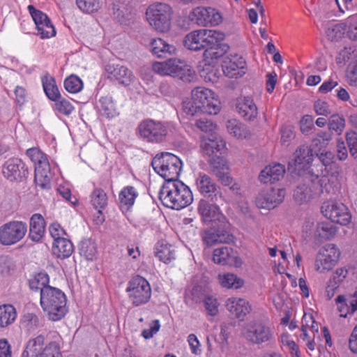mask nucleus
Listing matches in <instances>:
<instances>
[{
  "mask_svg": "<svg viewBox=\"0 0 357 357\" xmlns=\"http://www.w3.org/2000/svg\"><path fill=\"white\" fill-rule=\"evenodd\" d=\"M284 196V189L273 188L257 197L256 205L261 208L273 209L282 202Z\"/></svg>",
  "mask_w": 357,
  "mask_h": 357,
  "instance_id": "nucleus-19",
  "label": "nucleus"
},
{
  "mask_svg": "<svg viewBox=\"0 0 357 357\" xmlns=\"http://www.w3.org/2000/svg\"><path fill=\"white\" fill-rule=\"evenodd\" d=\"M346 141L352 157L357 158V132L351 130L346 134Z\"/></svg>",
  "mask_w": 357,
  "mask_h": 357,
  "instance_id": "nucleus-57",
  "label": "nucleus"
},
{
  "mask_svg": "<svg viewBox=\"0 0 357 357\" xmlns=\"http://www.w3.org/2000/svg\"><path fill=\"white\" fill-rule=\"evenodd\" d=\"M208 164L211 172L215 176L229 170V167L225 160L219 156L210 158L208 160Z\"/></svg>",
  "mask_w": 357,
  "mask_h": 357,
  "instance_id": "nucleus-45",
  "label": "nucleus"
},
{
  "mask_svg": "<svg viewBox=\"0 0 357 357\" xmlns=\"http://www.w3.org/2000/svg\"><path fill=\"white\" fill-rule=\"evenodd\" d=\"M236 109L245 120L252 121L257 116V107L250 97L238 99Z\"/></svg>",
  "mask_w": 357,
  "mask_h": 357,
  "instance_id": "nucleus-27",
  "label": "nucleus"
},
{
  "mask_svg": "<svg viewBox=\"0 0 357 357\" xmlns=\"http://www.w3.org/2000/svg\"><path fill=\"white\" fill-rule=\"evenodd\" d=\"M3 176L10 181L20 182L29 174L28 169L24 162L18 158L8 159L2 168Z\"/></svg>",
  "mask_w": 357,
  "mask_h": 357,
  "instance_id": "nucleus-16",
  "label": "nucleus"
},
{
  "mask_svg": "<svg viewBox=\"0 0 357 357\" xmlns=\"http://www.w3.org/2000/svg\"><path fill=\"white\" fill-rule=\"evenodd\" d=\"M153 70L160 75L176 77L184 82H192L197 77L194 69L185 61L178 58L155 62L153 63Z\"/></svg>",
  "mask_w": 357,
  "mask_h": 357,
  "instance_id": "nucleus-4",
  "label": "nucleus"
},
{
  "mask_svg": "<svg viewBox=\"0 0 357 357\" xmlns=\"http://www.w3.org/2000/svg\"><path fill=\"white\" fill-rule=\"evenodd\" d=\"M105 70L111 79H115L124 85H129L134 79L132 72L123 66L109 63Z\"/></svg>",
  "mask_w": 357,
  "mask_h": 357,
  "instance_id": "nucleus-25",
  "label": "nucleus"
},
{
  "mask_svg": "<svg viewBox=\"0 0 357 357\" xmlns=\"http://www.w3.org/2000/svg\"><path fill=\"white\" fill-rule=\"evenodd\" d=\"M49 276L45 272H40L36 275L34 278L29 282V286L31 289H39L40 291V296L42 295V290L50 287L48 285Z\"/></svg>",
  "mask_w": 357,
  "mask_h": 357,
  "instance_id": "nucleus-47",
  "label": "nucleus"
},
{
  "mask_svg": "<svg viewBox=\"0 0 357 357\" xmlns=\"http://www.w3.org/2000/svg\"><path fill=\"white\" fill-rule=\"evenodd\" d=\"M229 225L221 226L218 224V227H211L205 230L202 234V240L208 247L215 245L218 243H229L233 242L234 236L227 231Z\"/></svg>",
  "mask_w": 357,
  "mask_h": 357,
  "instance_id": "nucleus-17",
  "label": "nucleus"
},
{
  "mask_svg": "<svg viewBox=\"0 0 357 357\" xmlns=\"http://www.w3.org/2000/svg\"><path fill=\"white\" fill-rule=\"evenodd\" d=\"M348 271L344 268H337L335 273L330 278L326 286V293L328 299H331L335 293V290L338 287L340 282L347 277Z\"/></svg>",
  "mask_w": 357,
  "mask_h": 357,
  "instance_id": "nucleus-34",
  "label": "nucleus"
},
{
  "mask_svg": "<svg viewBox=\"0 0 357 357\" xmlns=\"http://www.w3.org/2000/svg\"><path fill=\"white\" fill-rule=\"evenodd\" d=\"M27 231L26 223L22 221H10L0 227V243L10 245L24 238Z\"/></svg>",
  "mask_w": 357,
  "mask_h": 357,
  "instance_id": "nucleus-11",
  "label": "nucleus"
},
{
  "mask_svg": "<svg viewBox=\"0 0 357 357\" xmlns=\"http://www.w3.org/2000/svg\"><path fill=\"white\" fill-rule=\"evenodd\" d=\"M340 252L334 244H327L318 252L316 261L315 268L320 273H324L333 268L337 261Z\"/></svg>",
  "mask_w": 357,
  "mask_h": 357,
  "instance_id": "nucleus-15",
  "label": "nucleus"
},
{
  "mask_svg": "<svg viewBox=\"0 0 357 357\" xmlns=\"http://www.w3.org/2000/svg\"><path fill=\"white\" fill-rule=\"evenodd\" d=\"M316 232L321 238L328 240L335 236L337 227L330 222H321L317 225Z\"/></svg>",
  "mask_w": 357,
  "mask_h": 357,
  "instance_id": "nucleus-44",
  "label": "nucleus"
},
{
  "mask_svg": "<svg viewBox=\"0 0 357 357\" xmlns=\"http://www.w3.org/2000/svg\"><path fill=\"white\" fill-rule=\"evenodd\" d=\"M198 211L205 222H215L224 227L229 225L225 215L220 212L217 203L210 204L205 199H201Z\"/></svg>",
  "mask_w": 357,
  "mask_h": 357,
  "instance_id": "nucleus-18",
  "label": "nucleus"
},
{
  "mask_svg": "<svg viewBox=\"0 0 357 357\" xmlns=\"http://www.w3.org/2000/svg\"><path fill=\"white\" fill-rule=\"evenodd\" d=\"M335 302L341 317L353 314L357 310V291L352 294L338 296Z\"/></svg>",
  "mask_w": 357,
  "mask_h": 357,
  "instance_id": "nucleus-22",
  "label": "nucleus"
},
{
  "mask_svg": "<svg viewBox=\"0 0 357 357\" xmlns=\"http://www.w3.org/2000/svg\"><path fill=\"white\" fill-rule=\"evenodd\" d=\"M205 297L206 296L204 294L202 288L199 286H195L192 289L190 294L188 296V298H190L195 303L202 302Z\"/></svg>",
  "mask_w": 357,
  "mask_h": 357,
  "instance_id": "nucleus-64",
  "label": "nucleus"
},
{
  "mask_svg": "<svg viewBox=\"0 0 357 357\" xmlns=\"http://www.w3.org/2000/svg\"><path fill=\"white\" fill-rule=\"evenodd\" d=\"M26 155L35 166L34 181L42 190L51 188L50 167L46 155L36 147L30 148Z\"/></svg>",
  "mask_w": 357,
  "mask_h": 357,
  "instance_id": "nucleus-6",
  "label": "nucleus"
},
{
  "mask_svg": "<svg viewBox=\"0 0 357 357\" xmlns=\"http://www.w3.org/2000/svg\"><path fill=\"white\" fill-rule=\"evenodd\" d=\"M44 341H45L44 336L38 335L36 337H35L32 340H30L29 341L26 348L38 356L39 354L41 355V354L44 349H43Z\"/></svg>",
  "mask_w": 357,
  "mask_h": 357,
  "instance_id": "nucleus-53",
  "label": "nucleus"
},
{
  "mask_svg": "<svg viewBox=\"0 0 357 357\" xmlns=\"http://www.w3.org/2000/svg\"><path fill=\"white\" fill-rule=\"evenodd\" d=\"M314 109L317 115L328 116L331 114L328 104L320 100L314 102Z\"/></svg>",
  "mask_w": 357,
  "mask_h": 357,
  "instance_id": "nucleus-63",
  "label": "nucleus"
},
{
  "mask_svg": "<svg viewBox=\"0 0 357 357\" xmlns=\"http://www.w3.org/2000/svg\"><path fill=\"white\" fill-rule=\"evenodd\" d=\"M28 10L36 24V28L49 20V17L45 13L36 9L32 5L28 6Z\"/></svg>",
  "mask_w": 357,
  "mask_h": 357,
  "instance_id": "nucleus-58",
  "label": "nucleus"
},
{
  "mask_svg": "<svg viewBox=\"0 0 357 357\" xmlns=\"http://www.w3.org/2000/svg\"><path fill=\"white\" fill-rule=\"evenodd\" d=\"M66 303V296L61 289L48 287L42 290L40 305L50 320L59 321L65 316Z\"/></svg>",
  "mask_w": 357,
  "mask_h": 357,
  "instance_id": "nucleus-3",
  "label": "nucleus"
},
{
  "mask_svg": "<svg viewBox=\"0 0 357 357\" xmlns=\"http://www.w3.org/2000/svg\"><path fill=\"white\" fill-rule=\"evenodd\" d=\"M43 86L47 96L50 100L56 101L60 98L59 91L55 84V80L52 77L43 79Z\"/></svg>",
  "mask_w": 357,
  "mask_h": 357,
  "instance_id": "nucleus-46",
  "label": "nucleus"
},
{
  "mask_svg": "<svg viewBox=\"0 0 357 357\" xmlns=\"http://www.w3.org/2000/svg\"><path fill=\"white\" fill-rule=\"evenodd\" d=\"M204 38H205V50L208 47H213L221 43L225 39V33L215 30L203 29Z\"/></svg>",
  "mask_w": 357,
  "mask_h": 357,
  "instance_id": "nucleus-38",
  "label": "nucleus"
},
{
  "mask_svg": "<svg viewBox=\"0 0 357 357\" xmlns=\"http://www.w3.org/2000/svg\"><path fill=\"white\" fill-rule=\"evenodd\" d=\"M37 31V35L40 36L41 38H50L56 34L54 26L52 25L50 19L38 26Z\"/></svg>",
  "mask_w": 357,
  "mask_h": 357,
  "instance_id": "nucleus-54",
  "label": "nucleus"
},
{
  "mask_svg": "<svg viewBox=\"0 0 357 357\" xmlns=\"http://www.w3.org/2000/svg\"><path fill=\"white\" fill-rule=\"evenodd\" d=\"M202 147L209 155L218 153H222L225 149V142L220 137L211 134V137L204 139Z\"/></svg>",
  "mask_w": 357,
  "mask_h": 357,
  "instance_id": "nucleus-31",
  "label": "nucleus"
},
{
  "mask_svg": "<svg viewBox=\"0 0 357 357\" xmlns=\"http://www.w3.org/2000/svg\"><path fill=\"white\" fill-rule=\"evenodd\" d=\"M226 127L228 132L237 138H246L250 132L246 126L236 119H231L227 121Z\"/></svg>",
  "mask_w": 357,
  "mask_h": 357,
  "instance_id": "nucleus-35",
  "label": "nucleus"
},
{
  "mask_svg": "<svg viewBox=\"0 0 357 357\" xmlns=\"http://www.w3.org/2000/svg\"><path fill=\"white\" fill-rule=\"evenodd\" d=\"M151 165L165 182L178 180L182 162L176 155L170 153H163L153 159Z\"/></svg>",
  "mask_w": 357,
  "mask_h": 357,
  "instance_id": "nucleus-5",
  "label": "nucleus"
},
{
  "mask_svg": "<svg viewBox=\"0 0 357 357\" xmlns=\"http://www.w3.org/2000/svg\"><path fill=\"white\" fill-rule=\"evenodd\" d=\"M312 150L307 146H299L293 154V158L288 162V169L294 172L305 169L312 162Z\"/></svg>",
  "mask_w": 357,
  "mask_h": 357,
  "instance_id": "nucleus-21",
  "label": "nucleus"
},
{
  "mask_svg": "<svg viewBox=\"0 0 357 357\" xmlns=\"http://www.w3.org/2000/svg\"><path fill=\"white\" fill-rule=\"evenodd\" d=\"M347 24L346 20L344 22L335 24L333 27L328 28L327 30V36L331 40H337L341 38L343 35L347 33Z\"/></svg>",
  "mask_w": 357,
  "mask_h": 357,
  "instance_id": "nucleus-52",
  "label": "nucleus"
},
{
  "mask_svg": "<svg viewBox=\"0 0 357 357\" xmlns=\"http://www.w3.org/2000/svg\"><path fill=\"white\" fill-rule=\"evenodd\" d=\"M218 280L220 284L225 288L238 289L241 287L244 284L243 280L232 273L219 275Z\"/></svg>",
  "mask_w": 357,
  "mask_h": 357,
  "instance_id": "nucleus-41",
  "label": "nucleus"
},
{
  "mask_svg": "<svg viewBox=\"0 0 357 357\" xmlns=\"http://www.w3.org/2000/svg\"><path fill=\"white\" fill-rule=\"evenodd\" d=\"M203 301L204 303L205 309L208 314L215 316L218 314V301L213 296H207L205 297Z\"/></svg>",
  "mask_w": 357,
  "mask_h": 357,
  "instance_id": "nucleus-61",
  "label": "nucleus"
},
{
  "mask_svg": "<svg viewBox=\"0 0 357 357\" xmlns=\"http://www.w3.org/2000/svg\"><path fill=\"white\" fill-rule=\"evenodd\" d=\"M64 86L68 92L75 93L82 90L83 83L79 77L72 75L65 79Z\"/></svg>",
  "mask_w": 357,
  "mask_h": 357,
  "instance_id": "nucleus-50",
  "label": "nucleus"
},
{
  "mask_svg": "<svg viewBox=\"0 0 357 357\" xmlns=\"http://www.w3.org/2000/svg\"><path fill=\"white\" fill-rule=\"evenodd\" d=\"M243 337L253 344H262L271 342L273 333L271 328L259 321L248 322L242 329Z\"/></svg>",
  "mask_w": 357,
  "mask_h": 357,
  "instance_id": "nucleus-8",
  "label": "nucleus"
},
{
  "mask_svg": "<svg viewBox=\"0 0 357 357\" xmlns=\"http://www.w3.org/2000/svg\"><path fill=\"white\" fill-rule=\"evenodd\" d=\"M155 253V256L165 263L170 261L175 257V250L172 249L171 245L167 243H158Z\"/></svg>",
  "mask_w": 357,
  "mask_h": 357,
  "instance_id": "nucleus-40",
  "label": "nucleus"
},
{
  "mask_svg": "<svg viewBox=\"0 0 357 357\" xmlns=\"http://www.w3.org/2000/svg\"><path fill=\"white\" fill-rule=\"evenodd\" d=\"M138 131L142 138L152 143L162 142L167 133L164 124L151 119L143 121L138 126Z\"/></svg>",
  "mask_w": 357,
  "mask_h": 357,
  "instance_id": "nucleus-12",
  "label": "nucleus"
},
{
  "mask_svg": "<svg viewBox=\"0 0 357 357\" xmlns=\"http://www.w3.org/2000/svg\"><path fill=\"white\" fill-rule=\"evenodd\" d=\"M172 8L162 3L149 6L146 12L147 21L156 31L166 33L171 28Z\"/></svg>",
  "mask_w": 357,
  "mask_h": 357,
  "instance_id": "nucleus-7",
  "label": "nucleus"
},
{
  "mask_svg": "<svg viewBox=\"0 0 357 357\" xmlns=\"http://www.w3.org/2000/svg\"><path fill=\"white\" fill-rule=\"evenodd\" d=\"M347 24V36L350 40H357V15H352L346 20Z\"/></svg>",
  "mask_w": 357,
  "mask_h": 357,
  "instance_id": "nucleus-56",
  "label": "nucleus"
},
{
  "mask_svg": "<svg viewBox=\"0 0 357 357\" xmlns=\"http://www.w3.org/2000/svg\"><path fill=\"white\" fill-rule=\"evenodd\" d=\"M227 310L236 318L243 319L251 311L248 301L243 298H229L226 301Z\"/></svg>",
  "mask_w": 357,
  "mask_h": 357,
  "instance_id": "nucleus-23",
  "label": "nucleus"
},
{
  "mask_svg": "<svg viewBox=\"0 0 357 357\" xmlns=\"http://www.w3.org/2000/svg\"><path fill=\"white\" fill-rule=\"evenodd\" d=\"M196 127L201 131L207 132H212L216 128V126L210 120L206 118H200L195 122Z\"/></svg>",
  "mask_w": 357,
  "mask_h": 357,
  "instance_id": "nucleus-60",
  "label": "nucleus"
},
{
  "mask_svg": "<svg viewBox=\"0 0 357 357\" xmlns=\"http://www.w3.org/2000/svg\"><path fill=\"white\" fill-rule=\"evenodd\" d=\"M112 14L114 17L120 23H126L132 17V9L126 4L120 1L112 3Z\"/></svg>",
  "mask_w": 357,
  "mask_h": 357,
  "instance_id": "nucleus-33",
  "label": "nucleus"
},
{
  "mask_svg": "<svg viewBox=\"0 0 357 357\" xmlns=\"http://www.w3.org/2000/svg\"><path fill=\"white\" fill-rule=\"evenodd\" d=\"M137 193L132 186L125 188L119 194V200L121 204L128 207L133 205Z\"/></svg>",
  "mask_w": 357,
  "mask_h": 357,
  "instance_id": "nucleus-49",
  "label": "nucleus"
},
{
  "mask_svg": "<svg viewBox=\"0 0 357 357\" xmlns=\"http://www.w3.org/2000/svg\"><path fill=\"white\" fill-rule=\"evenodd\" d=\"M129 298L135 306L146 303L151 295L149 283L141 276L134 277L128 283L126 289Z\"/></svg>",
  "mask_w": 357,
  "mask_h": 357,
  "instance_id": "nucleus-9",
  "label": "nucleus"
},
{
  "mask_svg": "<svg viewBox=\"0 0 357 357\" xmlns=\"http://www.w3.org/2000/svg\"><path fill=\"white\" fill-rule=\"evenodd\" d=\"M327 126L332 133L334 132L337 135H340L346 126L345 119L342 115L339 114H332L328 119Z\"/></svg>",
  "mask_w": 357,
  "mask_h": 357,
  "instance_id": "nucleus-39",
  "label": "nucleus"
},
{
  "mask_svg": "<svg viewBox=\"0 0 357 357\" xmlns=\"http://www.w3.org/2000/svg\"><path fill=\"white\" fill-rule=\"evenodd\" d=\"M229 49V47L226 43H220L213 47H208L205 50L204 56L206 58L211 59H218L224 55Z\"/></svg>",
  "mask_w": 357,
  "mask_h": 357,
  "instance_id": "nucleus-48",
  "label": "nucleus"
},
{
  "mask_svg": "<svg viewBox=\"0 0 357 357\" xmlns=\"http://www.w3.org/2000/svg\"><path fill=\"white\" fill-rule=\"evenodd\" d=\"M76 3L81 10L87 13L96 12L101 6L100 0H76Z\"/></svg>",
  "mask_w": 357,
  "mask_h": 357,
  "instance_id": "nucleus-51",
  "label": "nucleus"
},
{
  "mask_svg": "<svg viewBox=\"0 0 357 357\" xmlns=\"http://www.w3.org/2000/svg\"><path fill=\"white\" fill-rule=\"evenodd\" d=\"M321 211L323 215L333 222L347 225L351 222V215L349 209L341 202L335 200L326 201L322 204Z\"/></svg>",
  "mask_w": 357,
  "mask_h": 357,
  "instance_id": "nucleus-10",
  "label": "nucleus"
},
{
  "mask_svg": "<svg viewBox=\"0 0 357 357\" xmlns=\"http://www.w3.org/2000/svg\"><path fill=\"white\" fill-rule=\"evenodd\" d=\"M40 357H62V355L58 344L52 342L44 348Z\"/></svg>",
  "mask_w": 357,
  "mask_h": 357,
  "instance_id": "nucleus-59",
  "label": "nucleus"
},
{
  "mask_svg": "<svg viewBox=\"0 0 357 357\" xmlns=\"http://www.w3.org/2000/svg\"><path fill=\"white\" fill-rule=\"evenodd\" d=\"M17 312L12 305L0 306V328H6L12 324L15 320Z\"/></svg>",
  "mask_w": 357,
  "mask_h": 357,
  "instance_id": "nucleus-36",
  "label": "nucleus"
},
{
  "mask_svg": "<svg viewBox=\"0 0 357 357\" xmlns=\"http://www.w3.org/2000/svg\"><path fill=\"white\" fill-rule=\"evenodd\" d=\"M285 173L284 166L280 163H275L266 166L260 173L259 180L263 183H273L284 177Z\"/></svg>",
  "mask_w": 357,
  "mask_h": 357,
  "instance_id": "nucleus-24",
  "label": "nucleus"
},
{
  "mask_svg": "<svg viewBox=\"0 0 357 357\" xmlns=\"http://www.w3.org/2000/svg\"><path fill=\"white\" fill-rule=\"evenodd\" d=\"M189 20L199 26H216L222 22V16L218 11L211 7H197L189 14Z\"/></svg>",
  "mask_w": 357,
  "mask_h": 357,
  "instance_id": "nucleus-14",
  "label": "nucleus"
},
{
  "mask_svg": "<svg viewBox=\"0 0 357 357\" xmlns=\"http://www.w3.org/2000/svg\"><path fill=\"white\" fill-rule=\"evenodd\" d=\"M159 199L165 206L176 210L186 207L193 199L190 189L180 180L165 182Z\"/></svg>",
  "mask_w": 357,
  "mask_h": 357,
  "instance_id": "nucleus-2",
  "label": "nucleus"
},
{
  "mask_svg": "<svg viewBox=\"0 0 357 357\" xmlns=\"http://www.w3.org/2000/svg\"><path fill=\"white\" fill-rule=\"evenodd\" d=\"M100 110L102 114L107 118H112L117 114L116 107L112 97H102L100 100Z\"/></svg>",
  "mask_w": 357,
  "mask_h": 357,
  "instance_id": "nucleus-43",
  "label": "nucleus"
},
{
  "mask_svg": "<svg viewBox=\"0 0 357 357\" xmlns=\"http://www.w3.org/2000/svg\"><path fill=\"white\" fill-rule=\"evenodd\" d=\"M150 45L152 53L159 58L167 57L176 52V47L174 45L168 44L160 38L152 39Z\"/></svg>",
  "mask_w": 357,
  "mask_h": 357,
  "instance_id": "nucleus-30",
  "label": "nucleus"
},
{
  "mask_svg": "<svg viewBox=\"0 0 357 357\" xmlns=\"http://www.w3.org/2000/svg\"><path fill=\"white\" fill-rule=\"evenodd\" d=\"M301 130L303 134L307 135L314 128V119L310 115H305L301 120Z\"/></svg>",
  "mask_w": 357,
  "mask_h": 357,
  "instance_id": "nucleus-62",
  "label": "nucleus"
},
{
  "mask_svg": "<svg viewBox=\"0 0 357 357\" xmlns=\"http://www.w3.org/2000/svg\"><path fill=\"white\" fill-rule=\"evenodd\" d=\"M203 29L193 31L187 34L183 40L184 46L192 51L205 50V38H204Z\"/></svg>",
  "mask_w": 357,
  "mask_h": 357,
  "instance_id": "nucleus-28",
  "label": "nucleus"
},
{
  "mask_svg": "<svg viewBox=\"0 0 357 357\" xmlns=\"http://www.w3.org/2000/svg\"><path fill=\"white\" fill-rule=\"evenodd\" d=\"M245 61L237 54L226 56L222 63L224 74L230 78L242 77L245 74Z\"/></svg>",
  "mask_w": 357,
  "mask_h": 357,
  "instance_id": "nucleus-20",
  "label": "nucleus"
},
{
  "mask_svg": "<svg viewBox=\"0 0 357 357\" xmlns=\"http://www.w3.org/2000/svg\"><path fill=\"white\" fill-rule=\"evenodd\" d=\"M183 109L191 116L202 114L215 115L220 110V102L211 90L197 87L192 91L191 98L183 101Z\"/></svg>",
  "mask_w": 357,
  "mask_h": 357,
  "instance_id": "nucleus-1",
  "label": "nucleus"
},
{
  "mask_svg": "<svg viewBox=\"0 0 357 357\" xmlns=\"http://www.w3.org/2000/svg\"><path fill=\"white\" fill-rule=\"evenodd\" d=\"M73 252L72 242L66 238H59L54 241L52 252L58 258L65 259L69 257Z\"/></svg>",
  "mask_w": 357,
  "mask_h": 357,
  "instance_id": "nucleus-32",
  "label": "nucleus"
},
{
  "mask_svg": "<svg viewBox=\"0 0 357 357\" xmlns=\"http://www.w3.org/2000/svg\"><path fill=\"white\" fill-rule=\"evenodd\" d=\"M195 184L198 191L212 202L220 203L224 201L220 187L208 175L199 173L196 178Z\"/></svg>",
  "mask_w": 357,
  "mask_h": 357,
  "instance_id": "nucleus-13",
  "label": "nucleus"
},
{
  "mask_svg": "<svg viewBox=\"0 0 357 357\" xmlns=\"http://www.w3.org/2000/svg\"><path fill=\"white\" fill-rule=\"evenodd\" d=\"M54 102L56 109L62 114L69 115L74 109L73 105L67 99L60 97Z\"/></svg>",
  "mask_w": 357,
  "mask_h": 357,
  "instance_id": "nucleus-55",
  "label": "nucleus"
},
{
  "mask_svg": "<svg viewBox=\"0 0 357 357\" xmlns=\"http://www.w3.org/2000/svg\"><path fill=\"white\" fill-rule=\"evenodd\" d=\"M45 222L39 214H33L30 220L29 236L34 241H39L45 232Z\"/></svg>",
  "mask_w": 357,
  "mask_h": 357,
  "instance_id": "nucleus-29",
  "label": "nucleus"
},
{
  "mask_svg": "<svg viewBox=\"0 0 357 357\" xmlns=\"http://www.w3.org/2000/svg\"><path fill=\"white\" fill-rule=\"evenodd\" d=\"M91 202L93 207L98 209L101 213V209L106 207L107 204V196L105 191L100 188H96L91 194Z\"/></svg>",
  "mask_w": 357,
  "mask_h": 357,
  "instance_id": "nucleus-42",
  "label": "nucleus"
},
{
  "mask_svg": "<svg viewBox=\"0 0 357 357\" xmlns=\"http://www.w3.org/2000/svg\"><path fill=\"white\" fill-rule=\"evenodd\" d=\"M79 254L86 260L92 261L96 258L97 247L96 243L91 239H85L80 242L79 245Z\"/></svg>",
  "mask_w": 357,
  "mask_h": 357,
  "instance_id": "nucleus-37",
  "label": "nucleus"
},
{
  "mask_svg": "<svg viewBox=\"0 0 357 357\" xmlns=\"http://www.w3.org/2000/svg\"><path fill=\"white\" fill-rule=\"evenodd\" d=\"M237 252L230 247H222L214 250L213 260L221 265H233L237 264Z\"/></svg>",
  "mask_w": 357,
  "mask_h": 357,
  "instance_id": "nucleus-26",
  "label": "nucleus"
}]
</instances>
